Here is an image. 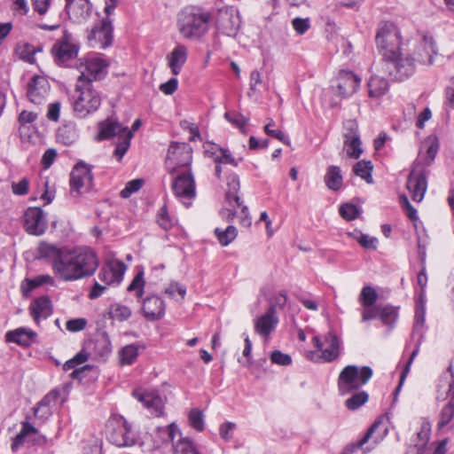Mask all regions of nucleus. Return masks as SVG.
Returning <instances> with one entry per match:
<instances>
[{"label": "nucleus", "instance_id": "obj_41", "mask_svg": "<svg viewBox=\"0 0 454 454\" xmlns=\"http://www.w3.org/2000/svg\"><path fill=\"white\" fill-rule=\"evenodd\" d=\"M425 325V307L423 303L418 304L415 313V323L412 331V338L419 337V342L421 343L424 335Z\"/></svg>", "mask_w": 454, "mask_h": 454}, {"label": "nucleus", "instance_id": "obj_1", "mask_svg": "<svg viewBox=\"0 0 454 454\" xmlns=\"http://www.w3.org/2000/svg\"><path fill=\"white\" fill-rule=\"evenodd\" d=\"M376 45L382 55L385 72L395 81H403L413 74V62L403 58L400 29L392 22H381L375 36Z\"/></svg>", "mask_w": 454, "mask_h": 454}, {"label": "nucleus", "instance_id": "obj_8", "mask_svg": "<svg viewBox=\"0 0 454 454\" xmlns=\"http://www.w3.org/2000/svg\"><path fill=\"white\" fill-rule=\"evenodd\" d=\"M192 149L187 143L173 142L170 144L166 157V168L173 175L180 171L191 169Z\"/></svg>", "mask_w": 454, "mask_h": 454}, {"label": "nucleus", "instance_id": "obj_31", "mask_svg": "<svg viewBox=\"0 0 454 454\" xmlns=\"http://www.w3.org/2000/svg\"><path fill=\"white\" fill-rule=\"evenodd\" d=\"M168 66L173 74L177 75L187 59V49L183 44L176 45L168 56Z\"/></svg>", "mask_w": 454, "mask_h": 454}, {"label": "nucleus", "instance_id": "obj_56", "mask_svg": "<svg viewBox=\"0 0 454 454\" xmlns=\"http://www.w3.org/2000/svg\"><path fill=\"white\" fill-rule=\"evenodd\" d=\"M217 150L219 151V154H217L214 158V160L215 163H217V164L228 163L234 167L238 166L239 161L235 158L232 157V155L229 150L222 148V147H217Z\"/></svg>", "mask_w": 454, "mask_h": 454}, {"label": "nucleus", "instance_id": "obj_43", "mask_svg": "<svg viewBox=\"0 0 454 454\" xmlns=\"http://www.w3.org/2000/svg\"><path fill=\"white\" fill-rule=\"evenodd\" d=\"M225 119L231 123L234 127L239 129L240 132L244 135L248 133L247 124L249 121V118L242 115L238 112H226L224 114Z\"/></svg>", "mask_w": 454, "mask_h": 454}, {"label": "nucleus", "instance_id": "obj_28", "mask_svg": "<svg viewBox=\"0 0 454 454\" xmlns=\"http://www.w3.org/2000/svg\"><path fill=\"white\" fill-rule=\"evenodd\" d=\"M29 312L35 324L49 317L52 313L51 301L48 296H41L31 302Z\"/></svg>", "mask_w": 454, "mask_h": 454}, {"label": "nucleus", "instance_id": "obj_32", "mask_svg": "<svg viewBox=\"0 0 454 454\" xmlns=\"http://www.w3.org/2000/svg\"><path fill=\"white\" fill-rule=\"evenodd\" d=\"M87 359H88V355L83 350H81L73 358L69 359L68 361H67L64 364L63 369L65 371H69V370L74 369V371L72 372L70 376L73 379L82 380V374L83 373V372L86 370H90L91 366L84 365V366H82L81 368H76V367L79 364H82L84 362H86Z\"/></svg>", "mask_w": 454, "mask_h": 454}, {"label": "nucleus", "instance_id": "obj_42", "mask_svg": "<svg viewBox=\"0 0 454 454\" xmlns=\"http://www.w3.org/2000/svg\"><path fill=\"white\" fill-rule=\"evenodd\" d=\"M382 423V419H377L367 430L366 434L356 442L351 443L348 446H346L342 451V454H352L354 453L357 449L361 448L364 443L368 442V440L372 437L374 431L380 427V425Z\"/></svg>", "mask_w": 454, "mask_h": 454}, {"label": "nucleus", "instance_id": "obj_45", "mask_svg": "<svg viewBox=\"0 0 454 454\" xmlns=\"http://www.w3.org/2000/svg\"><path fill=\"white\" fill-rule=\"evenodd\" d=\"M214 233L216 236L219 243L223 247H226L236 239L238 231L235 226L230 225L225 230L215 228Z\"/></svg>", "mask_w": 454, "mask_h": 454}, {"label": "nucleus", "instance_id": "obj_50", "mask_svg": "<svg viewBox=\"0 0 454 454\" xmlns=\"http://www.w3.org/2000/svg\"><path fill=\"white\" fill-rule=\"evenodd\" d=\"M174 454H200L193 442L187 438H181L173 443Z\"/></svg>", "mask_w": 454, "mask_h": 454}, {"label": "nucleus", "instance_id": "obj_19", "mask_svg": "<svg viewBox=\"0 0 454 454\" xmlns=\"http://www.w3.org/2000/svg\"><path fill=\"white\" fill-rule=\"evenodd\" d=\"M74 250L66 249L60 261L54 264V274L64 281L77 280Z\"/></svg>", "mask_w": 454, "mask_h": 454}, {"label": "nucleus", "instance_id": "obj_59", "mask_svg": "<svg viewBox=\"0 0 454 454\" xmlns=\"http://www.w3.org/2000/svg\"><path fill=\"white\" fill-rule=\"evenodd\" d=\"M381 305H371V306H362L361 309V316L362 321L366 322L372 319L380 317V310Z\"/></svg>", "mask_w": 454, "mask_h": 454}, {"label": "nucleus", "instance_id": "obj_38", "mask_svg": "<svg viewBox=\"0 0 454 454\" xmlns=\"http://www.w3.org/2000/svg\"><path fill=\"white\" fill-rule=\"evenodd\" d=\"M58 141L65 145H70L77 139L75 126L72 123L62 125L57 132Z\"/></svg>", "mask_w": 454, "mask_h": 454}, {"label": "nucleus", "instance_id": "obj_11", "mask_svg": "<svg viewBox=\"0 0 454 454\" xmlns=\"http://www.w3.org/2000/svg\"><path fill=\"white\" fill-rule=\"evenodd\" d=\"M79 49L80 46L72 35L65 30L62 36L55 42L51 51L55 63L64 67L68 61L77 57Z\"/></svg>", "mask_w": 454, "mask_h": 454}, {"label": "nucleus", "instance_id": "obj_61", "mask_svg": "<svg viewBox=\"0 0 454 454\" xmlns=\"http://www.w3.org/2000/svg\"><path fill=\"white\" fill-rule=\"evenodd\" d=\"M158 223L164 230H169L174 225V220L168 215L166 206H163L158 214Z\"/></svg>", "mask_w": 454, "mask_h": 454}, {"label": "nucleus", "instance_id": "obj_39", "mask_svg": "<svg viewBox=\"0 0 454 454\" xmlns=\"http://www.w3.org/2000/svg\"><path fill=\"white\" fill-rule=\"evenodd\" d=\"M379 318L383 325L392 329L398 318V307L390 304L381 305Z\"/></svg>", "mask_w": 454, "mask_h": 454}, {"label": "nucleus", "instance_id": "obj_30", "mask_svg": "<svg viewBox=\"0 0 454 454\" xmlns=\"http://www.w3.org/2000/svg\"><path fill=\"white\" fill-rule=\"evenodd\" d=\"M126 131H130L128 127H123L117 121L107 119L99 124V132L98 138L99 140L109 139L114 136L119 137L126 134Z\"/></svg>", "mask_w": 454, "mask_h": 454}, {"label": "nucleus", "instance_id": "obj_33", "mask_svg": "<svg viewBox=\"0 0 454 454\" xmlns=\"http://www.w3.org/2000/svg\"><path fill=\"white\" fill-rule=\"evenodd\" d=\"M37 334L35 332L27 328H18L6 333L7 341L15 342L21 346H30L35 342Z\"/></svg>", "mask_w": 454, "mask_h": 454}, {"label": "nucleus", "instance_id": "obj_29", "mask_svg": "<svg viewBox=\"0 0 454 454\" xmlns=\"http://www.w3.org/2000/svg\"><path fill=\"white\" fill-rule=\"evenodd\" d=\"M66 251V248L59 247L55 244H51L46 241H41L37 247L38 257L44 259L51 263L52 270H54V264L60 261L62 254Z\"/></svg>", "mask_w": 454, "mask_h": 454}, {"label": "nucleus", "instance_id": "obj_51", "mask_svg": "<svg viewBox=\"0 0 454 454\" xmlns=\"http://www.w3.org/2000/svg\"><path fill=\"white\" fill-rule=\"evenodd\" d=\"M133 137L132 131H126V134H124L122 137H119L121 139L115 147V150L114 152V155L120 161L124 154L127 153L129 145H130V140Z\"/></svg>", "mask_w": 454, "mask_h": 454}, {"label": "nucleus", "instance_id": "obj_4", "mask_svg": "<svg viewBox=\"0 0 454 454\" xmlns=\"http://www.w3.org/2000/svg\"><path fill=\"white\" fill-rule=\"evenodd\" d=\"M74 98V111L80 118L96 112L101 105L100 93L94 89L93 85L77 82Z\"/></svg>", "mask_w": 454, "mask_h": 454}, {"label": "nucleus", "instance_id": "obj_63", "mask_svg": "<svg viewBox=\"0 0 454 454\" xmlns=\"http://www.w3.org/2000/svg\"><path fill=\"white\" fill-rule=\"evenodd\" d=\"M96 348H98L100 356H106L111 352V343L106 334L99 336L96 340Z\"/></svg>", "mask_w": 454, "mask_h": 454}, {"label": "nucleus", "instance_id": "obj_14", "mask_svg": "<svg viewBox=\"0 0 454 454\" xmlns=\"http://www.w3.org/2000/svg\"><path fill=\"white\" fill-rule=\"evenodd\" d=\"M74 253L77 279L93 275L99 264L96 253L88 247L74 249Z\"/></svg>", "mask_w": 454, "mask_h": 454}, {"label": "nucleus", "instance_id": "obj_58", "mask_svg": "<svg viewBox=\"0 0 454 454\" xmlns=\"http://www.w3.org/2000/svg\"><path fill=\"white\" fill-rule=\"evenodd\" d=\"M144 184V180L137 178L133 179L127 183L125 188L121 191L120 195L121 198L127 199L131 196L132 193L140 190Z\"/></svg>", "mask_w": 454, "mask_h": 454}, {"label": "nucleus", "instance_id": "obj_24", "mask_svg": "<svg viewBox=\"0 0 454 454\" xmlns=\"http://www.w3.org/2000/svg\"><path fill=\"white\" fill-rule=\"evenodd\" d=\"M66 10L74 23H83L90 17L92 4L89 0H66Z\"/></svg>", "mask_w": 454, "mask_h": 454}, {"label": "nucleus", "instance_id": "obj_15", "mask_svg": "<svg viewBox=\"0 0 454 454\" xmlns=\"http://www.w3.org/2000/svg\"><path fill=\"white\" fill-rule=\"evenodd\" d=\"M437 55V49L434 40L432 36L424 35L422 40L417 44L413 55L408 54L405 58L413 62V72L415 71V63L431 66L434 63V58Z\"/></svg>", "mask_w": 454, "mask_h": 454}, {"label": "nucleus", "instance_id": "obj_64", "mask_svg": "<svg viewBox=\"0 0 454 454\" xmlns=\"http://www.w3.org/2000/svg\"><path fill=\"white\" fill-rule=\"evenodd\" d=\"M270 360L273 364L279 365H289L292 363V358L289 355L282 353L279 350H275L270 355Z\"/></svg>", "mask_w": 454, "mask_h": 454}, {"label": "nucleus", "instance_id": "obj_3", "mask_svg": "<svg viewBox=\"0 0 454 454\" xmlns=\"http://www.w3.org/2000/svg\"><path fill=\"white\" fill-rule=\"evenodd\" d=\"M210 15L195 7H186L177 16L178 31L184 38L198 39L207 31Z\"/></svg>", "mask_w": 454, "mask_h": 454}, {"label": "nucleus", "instance_id": "obj_36", "mask_svg": "<svg viewBox=\"0 0 454 454\" xmlns=\"http://www.w3.org/2000/svg\"><path fill=\"white\" fill-rule=\"evenodd\" d=\"M239 186V178L236 174L230 175L227 177L228 190L225 194L226 200L230 204H231V202L234 201L238 207L242 206V201L239 196L238 195Z\"/></svg>", "mask_w": 454, "mask_h": 454}, {"label": "nucleus", "instance_id": "obj_25", "mask_svg": "<svg viewBox=\"0 0 454 454\" xmlns=\"http://www.w3.org/2000/svg\"><path fill=\"white\" fill-rule=\"evenodd\" d=\"M27 441L44 443L46 439L44 436L39 434L38 430L34 426L26 421L22 423L20 432L13 438L12 450L13 452L17 451Z\"/></svg>", "mask_w": 454, "mask_h": 454}, {"label": "nucleus", "instance_id": "obj_49", "mask_svg": "<svg viewBox=\"0 0 454 454\" xmlns=\"http://www.w3.org/2000/svg\"><path fill=\"white\" fill-rule=\"evenodd\" d=\"M378 297L379 295L375 288L371 286H365L363 287L359 294L358 301L362 306L367 307L374 305L378 300Z\"/></svg>", "mask_w": 454, "mask_h": 454}, {"label": "nucleus", "instance_id": "obj_27", "mask_svg": "<svg viewBox=\"0 0 454 454\" xmlns=\"http://www.w3.org/2000/svg\"><path fill=\"white\" fill-rule=\"evenodd\" d=\"M142 311L146 319L151 321L158 320L165 313L164 301L156 295L148 296L143 301Z\"/></svg>", "mask_w": 454, "mask_h": 454}, {"label": "nucleus", "instance_id": "obj_22", "mask_svg": "<svg viewBox=\"0 0 454 454\" xmlns=\"http://www.w3.org/2000/svg\"><path fill=\"white\" fill-rule=\"evenodd\" d=\"M126 270L125 264L119 260H111L100 269L98 278L106 286L119 284Z\"/></svg>", "mask_w": 454, "mask_h": 454}, {"label": "nucleus", "instance_id": "obj_34", "mask_svg": "<svg viewBox=\"0 0 454 454\" xmlns=\"http://www.w3.org/2000/svg\"><path fill=\"white\" fill-rule=\"evenodd\" d=\"M324 182L329 190L333 192L339 191L343 184L340 168L335 165L328 166L324 176Z\"/></svg>", "mask_w": 454, "mask_h": 454}, {"label": "nucleus", "instance_id": "obj_6", "mask_svg": "<svg viewBox=\"0 0 454 454\" xmlns=\"http://www.w3.org/2000/svg\"><path fill=\"white\" fill-rule=\"evenodd\" d=\"M106 437L118 448L131 447L137 442L131 426L121 416H114L107 420Z\"/></svg>", "mask_w": 454, "mask_h": 454}, {"label": "nucleus", "instance_id": "obj_5", "mask_svg": "<svg viewBox=\"0 0 454 454\" xmlns=\"http://www.w3.org/2000/svg\"><path fill=\"white\" fill-rule=\"evenodd\" d=\"M370 366L359 368L356 365H347L340 372L338 378V388L340 395H348L365 385L372 376Z\"/></svg>", "mask_w": 454, "mask_h": 454}, {"label": "nucleus", "instance_id": "obj_53", "mask_svg": "<svg viewBox=\"0 0 454 454\" xmlns=\"http://www.w3.org/2000/svg\"><path fill=\"white\" fill-rule=\"evenodd\" d=\"M415 339L417 343H416V348H414V350L412 351V353L411 354V356L401 374V377H400V382L398 384V386L396 387L395 390V395H397L402 386H403V383L407 376V374L409 373V371H410V367H411V363L413 362L414 358L417 356L419 351V346L421 343L419 342V337H416Z\"/></svg>", "mask_w": 454, "mask_h": 454}, {"label": "nucleus", "instance_id": "obj_62", "mask_svg": "<svg viewBox=\"0 0 454 454\" xmlns=\"http://www.w3.org/2000/svg\"><path fill=\"white\" fill-rule=\"evenodd\" d=\"M275 125V122L270 120V121L264 126V131L268 136L277 138L286 145H289V139L286 137V135L278 129H272L271 127Z\"/></svg>", "mask_w": 454, "mask_h": 454}, {"label": "nucleus", "instance_id": "obj_21", "mask_svg": "<svg viewBox=\"0 0 454 454\" xmlns=\"http://www.w3.org/2000/svg\"><path fill=\"white\" fill-rule=\"evenodd\" d=\"M132 395L142 403L143 405L155 417H161L164 412V401L155 391L135 390Z\"/></svg>", "mask_w": 454, "mask_h": 454}, {"label": "nucleus", "instance_id": "obj_40", "mask_svg": "<svg viewBox=\"0 0 454 454\" xmlns=\"http://www.w3.org/2000/svg\"><path fill=\"white\" fill-rule=\"evenodd\" d=\"M372 169L373 165L370 160H360L357 161L353 167V172L356 176L364 179L367 184H372Z\"/></svg>", "mask_w": 454, "mask_h": 454}, {"label": "nucleus", "instance_id": "obj_18", "mask_svg": "<svg viewBox=\"0 0 454 454\" xmlns=\"http://www.w3.org/2000/svg\"><path fill=\"white\" fill-rule=\"evenodd\" d=\"M92 182L91 168L82 161L78 162L70 174L71 190L78 193L82 192V189L89 191L92 187Z\"/></svg>", "mask_w": 454, "mask_h": 454}, {"label": "nucleus", "instance_id": "obj_9", "mask_svg": "<svg viewBox=\"0 0 454 454\" xmlns=\"http://www.w3.org/2000/svg\"><path fill=\"white\" fill-rule=\"evenodd\" d=\"M173 175H176L172 181L174 194L185 207H190L196 196L195 181L192 170L186 169Z\"/></svg>", "mask_w": 454, "mask_h": 454}, {"label": "nucleus", "instance_id": "obj_2", "mask_svg": "<svg viewBox=\"0 0 454 454\" xmlns=\"http://www.w3.org/2000/svg\"><path fill=\"white\" fill-rule=\"evenodd\" d=\"M438 150L439 142L437 138H427L411 166L406 188L411 199L416 202H420L424 198L427 188V168L434 161Z\"/></svg>", "mask_w": 454, "mask_h": 454}, {"label": "nucleus", "instance_id": "obj_16", "mask_svg": "<svg viewBox=\"0 0 454 454\" xmlns=\"http://www.w3.org/2000/svg\"><path fill=\"white\" fill-rule=\"evenodd\" d=\"M24 228L30 235L41 236L47 228L48 223L41 207H28L24 214Z\"/></svg>", "mask_w": 454, "mask_h": 454}, {"label": "nucleus", "instance_id": "obj_20", "mask_svg": "<svg viewBox=\"0 0 454 454\" xmlns=\"http://www.w3.org/2000/svg\"><path fill=\"white\" fill-rule=\"evenodd\" d=\"M275 305H270L267 311L254 319V332L262 337H269L278 324Z\"/></svg>", "mask_w": 454, "mask_h": 454}, {"label": "nucleus", "instance_id": "obj_35", "mask_svg": "<svg viewBox=\"0 0 454 454\" xmlns=\"http://www.w3.org/2000/svg\"><path fill=\"white\" fill-rule=\"evenodd\" d=\"M447 426H450V429H454V398L450 399L439 414L438 428L442 429Z\"/></svg>", "mask_w": 454, "mask_h": 454}, {"label": "nucleus", "instance_id": "obj_54", "mask_svg": "<svg viewBox=\"0 0 454 454\" xmlns=\"http://www.w3.org/2000/svg\"><path fill=\"white\" fill-rule=\"evenodd\" d=\"M189 423L191 427H192L195 430L201 432L204 430L205 425H204V419H203V413L201 411L198 409H192L189 412Z\"/></svg>", "mask_w": 454, "mask_h": 454}, {"label": "nucleus", "instance_id": "obj_12", "mask_svg": "<svg viewBox=\"0 0 454 454\" xmlns=\"http://www.w3.org/2000/svg\"><path fill=\"white\" fill-rule=\"evenodd\" d=\"M113 31L112 20L109 17L104 18L88 34L87 39L90 46L98 49H106L111 46L114 39Z\"/></svg>", "mask_w": 454, "mask_h": 454}, {"label": "nucleus", "instance_id": "obj_47", "mask_svg": "<svg viewBox=\"0 0 454 454\" xmlns=\"http://www.w3.org/2000/svg\"><path fill=\"white\" fill-rule=\"evenodd\" d=\"M109 314L111 318L122 322L130 317L131 309L126 305L116 302L110 306Z\"/></svg>", "mask_w": 454, "mask_h": 454}, {"label": "nucleus", "instance_id": "obj_7", "mask_svg": "<svg viewBox=\"0 0 454 454\" xmlns=\"http://www.w3.org/2000/svg\"><path fill=\"white\" fill-rule=\"evenodd\" d=\"M312 344L321 354L317 351L309 352L308 357L311 361L330 363L336 360L340 354V340L333 332L325 334L323 340L318 336H314Z\"/></svg>", "mask_w": 454, "mask_h": 454}, {"label": "nucleus", "instance_id": "obj_10", "mask_svg": "<svg viewBox=\"0 0 454 454\" xmlns=\"http://www.w3.org/2000/svg\"><path fill=\"white\" fill-rule=\"evenodd\" d=\"M108 63L101 58L80 59L77 66L80 71L77 82L92 85L93 81L102 80L107 74Z\"/></svg>", "mask_w": 454, "mask_h": 454}, {"label": "nucleus", "instance_id": "obj_26", "mask_svg": "<svg viewBox=\"0 0 454 454\" xmlns=\"http://www.w3.org/2000/svg\"><path fill=\"white\" fill-rule=\"evenodd\" d=\"M431 432V425L428 421H423L416 438L413 440L407 450V454H425L430 450L428 444Z\"/></svg>", "mask_w": 454, "mask_h": 454}, {"label": "nucleus", "instance_id": "obj_55", "mask_svg": "<svg viewBox=\"0 0 454 454\" xmlns=\"http://www.w3.org/2000/svg\"><path fill=\"white\" fill-rule=\"evenodd\" d=\"M339 213L346 221H352L358 216L359 209L354 204L346 203L340 207Z\"/></svg>", "mask_w": 454, "mask_h": 454}, {"label": "nucleus", "instance_id": "obj_46", "mask_svg": "<svg viewBox=\"0 0 454 454\" xmlns=\"http://www.w3.org/2000/svg\"><path fill=\"white\" fill-rule=\"evenodd\" d=\"M15 52L20 59L29 64L35 62V54L36 53V49L30 43H24L18 44Z\"/></svg>", "mask_w": 454, "mask_h": 454}, {"label": "nucleus", "instance_id": "obj_44", "mask_svg": "<svg viewBox=\"0 0 454 454\" xmlns=\"http://www.w3.org/2000/svg\"><path fill=\"white\" fill-rule=\"evenodd\" d=\"M360 137H355L349 139H344L343 150L346 151L347 155L352 159H358L363 153L361 147Z\"/></svg>", "mask_w": 454, "mask_h": 454}, {"label": "nucleus", "instance_id": "obj_37", "mask_svg": "<svg viewBox=\"0 0 454 454\" xmlns=\"http://www.w3.org/2000/svg\"><path fill=\"white\" fill-rule=\"evenodd\" d=\"M369 94L373 98H380L388 90V82L379 75H372L368 82Z\"/></svg>", "mask_w": 454, "mask_h": 454}, {"label": "nucleus", "instance_id": "obj_13", "mask_svg": "<svg viewBox=\"0 0 454 454\" xmlns=\"http://www.w3.org/2000/svg\"><path fill=\"white\" fill-rule=\"evenodd\" d=\"M240 18L237 9L226 6L218 10L216 27L219 32L228 36H235L240 27Z\"/></svg>", "mask_w": 454, "mask_h": 454}, {"label": "nucleus", "instance_id": "obj_60", "mask_svg": "<svg viewBox=\"0 0 454 454\" xmlns=\"http://www.w3.org/2000/svg\"><path fill=\"white\" fill-rule=\"evenodd\" d=\"M343 137L344 139L360 137L358 132V124L356 120H347L343 123Z\"/></svg>", "mask_w": 454, "mask_h": 454}, {"label": "nucleus", "instance_id": "obj_17", "mask_svg": "<svg viewBox=\"0 0 454 454\" xmlns=\"http://www.w3.org/2000/svg\"><path fill=\"white\" fill-rule=\"evenodd\" d=\"M49 91L50 83L42 75H34L27 86V97L35 106H42L46 102Z\"/></svg>", "mask_w": 454, "mask_h": 454}, {"label": "nucleus", "instance_id": "obj_48", "mask_svg": "<svg viewBox=\"0 0 454 454\" xmlns=\"http://www.w3.org/2000/svg\"><path fill=\"white\" fill-rule=\"evenodd\" d=\"M138 348L136 345L130 344L123 347L120 351V361L122 365L132 364L137 358Z\"/></svg>", "mask_w": 454, "mask_h": 454}, {"label": "nucleus", "instance_id": "obj_23", "mask_svg": "<svg viewBox=\"0 0 454 454\" xmlns=\"http://www.w3.org/2000/svg\"><path fill=\"white\" fill-rule=\"evenodd\" d=\"M361 78L350 71L341 70L337 76L336 93L341 98H348L360 87Z\"/></svg>", "mask_w": 454, "mask_h": 454}, {"label": "nucleus", "instance_id": "obj_52", "mask_svg": "<svg viewBox=\"0 0 454 454\" xmlns=\"http://www.w3.org/2000/svg\"><path fill=\"white\" fill-rule=\"evenodd\" d=\"M368 394L365 391H361L348 398L345 404L348 410L355 411L364 405L368 401Z\"/></svg>", "mask_w": 454, "mask_h": 454}, {"label": "nucleus", "instance_id": "obj_57", "mask_svg": "<svg viewBox=\"0 0 454 454\" xmlns=\"http://www.w3.org/2000/svg\"><path fill=\"white\" fill-rule=\"evenodd\" d=\"M144 286H145L144 273H143V271H140L135 276L132 282L128 286V291H129V292L136 291L137 297L141 298L144 294Z\"/></svg>", "mask_w": 454, "mask_h": 454}]
</instances>
